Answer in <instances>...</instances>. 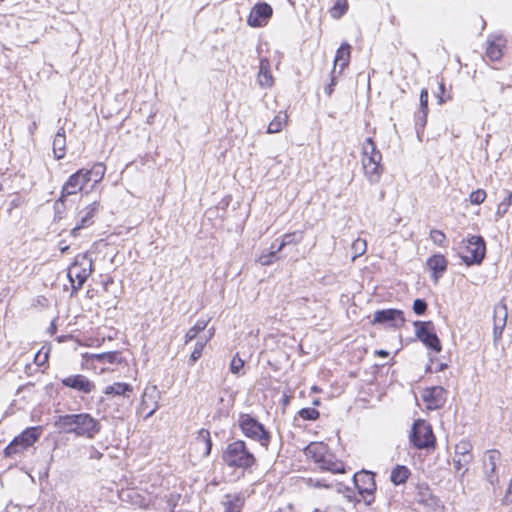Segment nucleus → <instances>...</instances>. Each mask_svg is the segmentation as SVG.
Segmentation results:
<instances>
[{
	"mask_svg": "<svg viewBox=\"0 0 512 512\" xmlns=\"http://www.w3.org/2000/svg\"><path fill=\"white\" fill-rule=\"evenodd\" d=\"M55 426L64 433L87 439L95 438L101 430L100 422L89 413L60 415Z\"/></svg>",
	"mask_w": 512,
	"mask_h": 512,
	"instance_id": "f257e3e1",
	"label": "nucleus"
},
{
	"mask_svg": "<svg viewBox=\"0 0 512 512\" xmlns=\"http://www.w3.org/2000/svg\"><path fill=\"white\" fill-rule=\"evenodd\" d=\"M222 462L227 467L242 473L251 471L257 460L255 455L248 449L243 440H235L229 443L222 452Z\"/></svg>",
	"mask_w": 512,
	"mask_h": 512,
	"instance_id": "f03ea898",
	"label": "nucleus"
},
{
	"mask_svg": "<svg viewBox=\"0 0 512 512\" xmlns=\"http://www.w3.org/2000/svg\"><path fill=\"white\" fill-rule=\"evenodd\" d=\"M362 166L370 183H377L383 173L382 154L372 138H367L362 145Z\"/></svg>",
	"mask_w": 512,
	"mask_h": 512,
	"instance_id": "7ed1b4c3",
	"label": "nucleus"
},
{
	"mask_svg": "<svg viewBox=\"0 0 512 512\" xmlns=\"http://www.w3.org/2000/svg\"><path fill=\"white\" fill-rule=\"evenodd\" d=\"M459 256L467 266L480 265L486 256V242L480 235H469L459 244Z\"/></svg>",
	"mask_w": 512,
	"mask_h": 512,
	"instance_id": "20e7f679",
	"label": "nucleus"
},
{
	"mask_svg": "<svg viewBox=\"0 0 512 512\" xmlns=\"http://www.w3.org/2000/svg\"><path fill=\"white\" fill-rule=\"evenodd\" d=\"M238 424L242 433L247 438L258 442L266 451L269 449L272 438L271 433L256 418L250 414L241 413L238 418Z\"/></svg>",
	"mask_w": 512,
	"mask_h": 512,
	"instance_id": "39448f33",
	"label": "nucleus"
},
{
	"mask_svg": "<svg viewBox=\"0 0 512 512\" xmlns=\"http://www.w3.org/2000/svg\"><path fill=\"white\" fill-rule=\"evenodd\" d=\"M92 259L88 253L76 255L74 262L69 266L67 276L71 282L72 294L82 288L88 277L91 275Z\"/></svg>",
	"mask_w": 512,
	"mask_h": 512,
	"instance_id": "423d86ee",
	"label": "nucleus"
},
{
	"mask_svg": "<svg viewBox=\"0 0 512 512\" xmlns=\"http://www.w3.org/2000/svg\"><path fill=\"white\" fill-rule=\"evenodd\" d=\"M43 428L41 426H33L26 428L20 435L16 436L10 444L5 448V455L11 457L21 453L28 447L32 446L41 436Z\"/></svg>",
	"mask_w": 512,
	"mask_h": 512,
	"instance_id": "0eeeda50",
	"label": "nucleus"
},
{
	"mask_svg": "<svg viewBox=\"0 0 512 512\" xmlns=\"http://www.w3.org/2000/svg\"><path fill=\"white\" fill-rule=\"evenodd\" d=\"M410 441L418 449L435 447V436L430 424L425 420H416L412 426Z\"/></svg>",
	"mask_w": 512,
	"mask_h": 512,
	"instance_id": "6e6552de",
	"label": "nucleus"
},
{
	"mask_svg": "<svg viewBox=\"0 0 512 512\" xmlns=\"http://www.w3.org/2000/svg\"><path fill=\"white\" fill-rule=\"evenodd\" d=\"M417 338L429 349L439 353L442 349L440 340L434 331V325L431 321H415Z\"/></svg>",
	"mask_w": 512,
	"mask_h": 512,
	"instance_id": "1a4fd4ad",
	"label": "nucleus"
},
{
	"mask_svg": "<svg viewBox=\"0 0 512 512\" xmlns=\"http://www.w3.org/2000/svg\"><path fill=\"white\" fill-rule=\"evenodd\" d=\"M374 476L369 471H361L353 476L354 484L367 505H370L374 500L373 494L376 490Z\"/></svg>",
	"mask_w": 512,
	"mask_h": 512,
	"instance_id": "9d476101",
	"label": "nucleus"
},
{
	"mask_svg": "<svg viewBox=\"0 0 512 512\" xmlns=\"http://www.w3.org/2000/svg\"><path fill=\"white\" fill-rule=\"evenodd\" d=\"M100 210V203L98 201H94L87 205L84 209L80 210L78 213V222L76 226L71 230V235L77 237L79 235V231L83 228H88L94 223V216Z\"/></svg>",
	"mask_w": 512,
	"mask_h": 512,
	"instance_id": "9b49d317",
	"label": "nucleus"
},
{
	"mask_svg": "<svg viewBox=\"0 0 512 512\" xmlns=\"http://www.w3.org/2000/svg\"><path fill=\"white\" fill-rule=\"evenodd\" d=\"M447 391L441 386H433L424 389L422 399L429 410H437L446 403Z\"/></svg>",
	"mask_w": 512,
	"mask_h": 512,
	"instance_id": "f8f14e48",
	"label": "nucleus"
},
{
	"mask_svg": "<svg viewBox=\"0 0 512 512\" xmlns=\"http://www.w3.org/2000/svg\"><path fill=\"white\" fill-rule=\"evenodd\" d=\"M404 322L403 312L398 309H383L374 313L373 323L375 324H384L397 328L402 326Z\"/></svg>",
	"mask_w": 512,
	"mask_h": 512,
	"instance_id": "ddd939ff",
	"label": "nucleus"
},
{
	"mask_svg": "<svg viewBox=\"0 0 512 512\" xmlns=\"http://www.w3.org/2000/svg\"><path fill=\"white\" fill-rule=\"evenodd\" d=\"M85 184H87V182L85 180V176H83V171L78 170L77 172L72 174L64 183L61 195L59 199L56 201V204L64 203L66 197L74 195L81 191Z\"/></svg>",
	"mask_w": 512,
	"mask_h": 512,
	"instance_id": "4468645a",
	"label": "nucleus"
},
{
	"mask_svg": "<svg viewBox=\"0 0 512 512\" xmlns=\"http://www.w3.org/2000/svg\"><path fill=\"white\" fill-rule=\"evenodd\" d=\"M63 386L71 388L83 394H90L95 390V384L82 374L70 375L61 379Z\"/></svg>",
	"mask_w": 512,
	"mask_h": 512,
	"instance_id": "2eb2a0df",
	"label": "nucleus"
},
{
	"mask_svg": "<svg viewBox=\"0 0 512 512\" xmlns=\"http://www.w3.org/2000/svg\"><path fill=\"white\" fill-rule=\"evenodd\" d=\"M273 10L271 6L265 2L256 4L247 19V23L251 27H261L271 18Z\"/></svg>",
	"mask_w": 512,
	"mask_h": 512,
	"instance_id": "dca6fc26",
	"label": "nucleus"
},
{
	"mask_svg": "<svg viewBox=\"0 0 512 512\" xmlns=\"http://www.w3.org/2000/svg\"><path fill=\"white\" fill-rule=\"evenodd\" d=\"M507 315V306L505 303L499 302L494 306L493 338L495 342L502 337L503 330L506 326Z\"/></svg>",
	"mask_w": 512,
	"mask_h": 512,
	"instance_id": "f3484780",
	"label": "nucleus"
},
{
	"mask_svg": "<svg viewBox=\"0 0 512 512\" xmlns=\"http://www.w3.org/2000/svg\"><path fill=\"white\" fill-rule=\"evenodd\" d=\"M245 496L241 492L227 493L221 500L223 512H242Z\"/></svg>",
	"mask_w": 512,
	"mask_h": 512,
	"instance_id": "a211bd4d",
	"label": "nucleus"
},
{
	"mask_svg": "<svg viewBox=\"0 0 512 512\" xmlns=\"http://www.w3.org/2000/svg\"><path fill=\"white\" fill-rule=\"evenodd\" d=\"M500 452L498 450H488L486 452L485 458H484V469L485 474L487 477V480L493 485L495 482L498 481L497 476L495 475L496 471V464L497 461L500 459Z\"/></svg>",
	"mask_w": 512,
	"mask_h": 512,
	"instance_id": "6ab92c4d",
	"label": "nucleus"
},
{
	"mask_svg": "<svg viewBox=\"0 0 512 512\" xmlns=\"http://www.w3.org/2000/svg\"><path fill=\"white\" fill-rule=\"evenodd\" d=\"M447 260L442 254H434L427 260V267L432 272V278L435 282L444 274L447 269Z\"/></svg>",
	"mask_w": 512,
	"mask_h": 512,
	"instance_id": "aec40b11",
	"label": "nucleus"
},
{
	"mask_svg": "<svg viewBox=\"0 0 512 512\" xmlns=\"http://www.w3.org/2000/svg\"><path fill=\"white\" fill-rule=\"evenodd\" d=\"M304 453L307 458H310L316 464H319V462L329 453V450L327 445L322 442H311L305 447Z\"/></svg>",
	"mask_w": 512,
	"mask_h": 512,
	"instance_id": "412c9836",
	"label": "nucleus"
},
{
	"mask_svg": "<svg viewBox=\"0 0 512 512\" xmlns=\"http://www.w3.org/2000/svg\"><path fill=\"white\" fill-rule=\"evenodd\" d=\"M317 465L320 469L332 473H343L345 471L344 463L336 459V457L330 452Z\"/></svg>",
	"mask_w": 512,
	"mask_h": 512,
	"instance_id": "4be33fe9",
	"label": "nucleus"
},
{
	"mask_svg": "<svg viewBox=\"0 0 512 512\" xmlns=\"http://www.w3.org/2000/svg\"><path fill=\"white\" fill-rule=\"evenodd\" d=\"M91 359L103 365H115L121 364L124 359L122 357V353L119 351H110L99 354H92Z\"/></svg>",
	"mask_w": 512,
	"mask_h": 512,
	"instance_id": "5701e85b",
	"label": "nucleus"
},
{
	"mask_svg": "<svg viewBox=\"0 0 512 512\" xmlns=\"http://www.w3.org/2000/svg\"><path fill=\"white\" fill-rule=\"evenodd\" d=\"M53 153L58 160L63 159L66 154V135L63 127L59 128L53 139Z\"/></svg>",
	"mask_w": 512,
	"mask_h": 512,
	"instance_id": "b1692460",
	"label": "nucleus"
},
{
	"mask_svg": "<svg viewBox=\"0 0 512 512\" xmlns=\"http://www.w3.org/2000/svg\"><path fill=\"white\" fill-rule=\"evenodd\" d=\"M350 60V45L348 43H342L336 51L334 59V67L340 66L339 74L348 66Z\"/></svg>",
	"mask_w": 512,
	"mask_h": 512,
	"instance_id": "393cba45",
	"label": "nucleus"
},
{
	"mask_svg": "<svg viewBox=\"0 0 512 512\" xmlns=\"http://www.w3.org/2000/svg\"><path fill=\"white\" fill-rule=\"evenodd\" d=\"M83 171L86 182L93 181L95 184L100 182L105 175L106 167L103 163H96L91 169H80Z\"/></svg>",
	"mask_w": 512,
	"mask_h": 512,
	"instance_id": "a878e982",
	"label": "nucleus"
},
{
	"mask_svg": "<svg viewBox=\"0 0 512 512\" xmlns=\"http://www.w3.org/2000/svg\"><path fill=\"white\" fill-rule=\"evenodd\" d=\"M258 81L262 87H270L273 83V78L270 72V62L267 58H262L260 60Z\"/></svg>",
	"mask_w": 512,
	"mask_h": 512,
	"instance_id": "bb28decb",
	"label": "nucleus"
},
{
	"mask_svg": "<svg viewBox=\"0 0 512 512\" xmlns=\"http://www.w3.org/2000/svg\"><path fill=\"white\" fill-rule=\"evenodd\" d=\"M504 40L499 37L496 40L489 41L488 46L486 49V56L491 61H498L501 59L503 53H502V47H503Z\"/></svg>",
	"mask_w": 512,
	"mask_h": 512,
	"instance_id": "cd10ccee",
	"label": "nucleus"
},
{
	"mask_svg": "<svg viewBox=\"0 0 512 512\" xmlns=\"http://www.w3.org/2000/svg\"><path fill=\"white\" fill-rule=\"evenodd\" d=\"M132 390L133 389L130 384L117 382L107 386L104 390V394L129 397Z\"/></svg>",
	"mask_w": 512,
	"mask_h": 512,
	"instance_id": "c85d7f7f",
	"label": "nucleus"
},
{
	"mask_svg": "<svg viewBox=\"0 0 512 512\" xmlns=\"http://www.w3.org/2000/svg\"><path fill=\"white\" fill-rule=\"evenodd\" d=\"M410 475V470L404 465H397L390 475L392 483L395 485L404 484Z\"/></svg>",
	"mask_w": 512,
	"mask_h": 512,
	"instance_id": "c756f323",
	"label": "nucleus"
},
{
	"mask_svg": "<svg viewBox=\"0 0 512 512\" xmlns=\"http://www.w3.org/2000/svg\"><path fill=\"white\" fill-rule=\"evenodd\" d=\"M472 444L469 441L462 440L455 446V456H462L463 462H472Z\"/></svg>",
	"mask_w": 512,
	"mask_h": 512,
	"instance_id": "7c9ffc66",
	"label": "nucleus"
},
{
	"mask_svg": "<svg viewBox=\"0 0 512 512\" xmlns=\"http://www.w3.org/2000/svg\"><path fill=\"white\" fill-rule=\"evenodd\" d=\"M287 114L279 112L273 120L269 123L267 132L270 134L280 132L287 123Z\"/></svg>",
	"mask_w": 512,
	"mask_h": 512,
	"instance_id": "2f4dec72",
	"label": "nucleus"
},
{
	"mask_svg": "<svg viewBox=\"0 0 512 512\" xmlns=\"http://www.w3.org/2000/svg\"><path fill=\"white\" fill-rule=\"evenodd\" d=\"M303 240V232L295 231L292 233H287L283 235L282 240L279 245H277L276 251H281L285 246L291 244H298Z\"/></svg>",
	"mask_w": 512,
	"mask_h": 512,
	"instance_id": "473e14b6",
	"label": "nucleus"
},
{
	"mask_svg": "<svg viewBox=\"0 0 512 512\" xmlns=\"http://www.w3.org/2000/svg\"><path fill=\"white\" fill-rule=\"evenodd\" d=\"M208 323H209V320H205V319L197 320V322L194 324V326L191 327L185 334V343H188V342L194 340L200 332H202L206 329Z\"/></svg>",
	"mask_w": 512,
	"mask_h": 512,
	"instance_id": "72a5a7b5",
	"label": "nucleus"
},
{
	"mask_svg": "<svg viewBox=\"0 0 512 512\" xmlns=\"http://www.w3.org/2000/svg\"><path fill=\"white\" fill-rule=\"evenodd\" d=\"M276 248L277 246L275 244H272L268 252H263L258 257V263L261 264L262 266H268L275 262L279 258L277 254L280 252L276 251Z\"/></svg>",
	"mask_w": 512,
	"mask_h": 512,
	"instance_id": "f704fd0d",
	"label": "nucleus"
},
{
	"mask_svg": "<svg viewBox=\"0 0 512 512\" xmlns=\"http://www.w3.org/2000/svg\"><path fill=\"white\" fill-rule=\"evenodd\" d=\"M197 442L202 443L204 445V456L210 455L212 449V440L210 437V432L208 430L201 429L198 432Z\"/></svg>",
	"mask_w": 512,
	"mask_h": 512,
	"instance_id": "c9c22d12",
	"label": "nucleus"
},
{
	"mask_svg": "<svg viewBox=\"0 0 512 512\" xmlns=\"http://www.w3.org/2000/svg\"><path fill=\"white\" fill-rule=\"evenodd\" d=\"M348 10L347 0H337L330 9V14L333 18H341Z\"/></svg>",
	"mask_w": 512,
	"mask_h": 512,
	"instance_id": "e433bc0d",
	"label": "nucleus"
},
{
	"mask_svg": "<svg viewBox=\"0 0 512 512\" xmlns=\"http://www.w3.org/2000/svg\"><path fill=\"white\" fill-rule=\"evenodd\" d=\"M353 260L362 256L367 250V242L362 238H357L351 245Z\"/></svg>",
	"mask_w": 512,
	"mask_h": 512,
	"instance_id": "4c0bfd02",
	"label": "nucleus"
},
{
	"mask_svg": "<svg viewBox=\"0 0 512 512\" xmlns=\"http://www.w3.org/2000/svg\"><path fill=\"white\" fill-rule=\"evenodd\" d=\"M208 339L198 340L195 344L194 350L192 351L189 358V365H194L195 362L202 356L203 349L207 343Z\"/></svg>",
	"mask_w": 512,
	"mask_h": 512,
	"instance_id": "58836bf2",
	"label": "nucleus"
},
{
	"mask_svg": "<svg viewBox=\"0 0 512 512\" xmlns=\"http://www.w3.org/2000/svg\"><path fill=\"white\" fill-rule=\"evenodd\" d=\"M298 415L304 420L314 421L319 417V411L312 407L302 408Z\"/></svg>",
	"mask_w": 512,
	"mask_h": 512,
	"instance_id": "ea45409f",
	"label": "nucleus"
},
{
	"mask_svg": "<svg viewBox=\"0 0 512 512\" xmlns=\"http://www.w3.org/2000/svg\"><path fill=\"white\" fill-rule=\"evenodd\" d=\"M486 191L483 189H477L469 195V201L471 204L479 205L482 204L486 199Z\"/></svg>",
	"mask_w": 512,
	"mask_h": 512,
	"instance_id": "a19ab883",
	"label": "nucleus"
},
{
	"mask_svg": "<svg viewBox=\"0 0 512 512\" xmlns=\"http://www.w3.org/2000/svg\"><path fill=\"white\" fill-rule=\"evenodd\" d=\"M430 239L434 244L438 246H444L446 235L441 230L432 229L430 231Z\"/></svg>",
	"mask_w": 512,
	"mask_h": 512,
	"instance_id": "79ce46f5",
	"label": "nucleus"
},
{
	"mask_svg": "<svg viewBox=\"0 0 512 512\" xmlns=\"http://www.w3.org/2000/svg\"><path fill=\"white\" fill-rule=\"evenodd\" d=\"M512 204V192H507L506 197L498 205L497 213L502 215L505 214L510 205Z\"/></svg>",
	"mask_w": 512,
	"mask_h": 512,
	"instance_id": "37998d69",
	"label": "nucleus"
},
{
	"mask_svg": "<svg viewBox=\"0 0 512 512\" xmlns=\"http://www.w3.org/2000/svg\"><path fill=\"white\" fill-rule=\"evenodd\" d=\"M427 115L428 111H422L420 110L415 117V126L417 129V132L419 133L420 129H424L426 123H427Z\"/></svg>",
	"mask_w": 512,
	"mask_h": 512,
	"instance_id": "c03bdc74",
	"label": "nucleus"
},
{
	"mask_svg": "<svg viewBox=\"0 0 512 512\" xmlns=\"http://www.w3.org/2000/svg\"><path fill=\"white\" fill-rule=\"evenodd\" d=\"M427 310V303L424 299H415L413 302V311L416 315H423Z\"/></svg>",
	"mask_w": 512,
	"mask_h": 512,
	"instance_id": "a18cd8bd",
	"label": "nucleus"
},
{
	"mask_svg": "<svg viewBox=\"0 0 512 512\" xmlns=\"http://www.w3.org/2000/svg\"><path fill=\"white\" fill-rule=\"evenodd\" d=\"M244 366V360H242L240 357H238V354H236L230 363V371L233 374H238L240 370Z\"/></svg>",
	"mask_w": 512,
	"mask_h": 512,
	"instance_id": "49530a36",
	"label": "nucleus"
},
{
	"mask_svg": "<svg viewBox=\"0 0 512 512\" xmlns=\"http://www.w3.org/2000/svg\"><path fill=\"white\" fill-rule=\"evenodd\" d=\"M429 94L426 88H423L420 92V110L429 111L428 109Z\"/></svg>",
	"mask_w": 512,
	"mask_h": 512,
	"instance_id": "de8ad7c7",
	"label": "nucleus"
},
{
	"mask_svg": "<svg viewBox=\"0 0 512 512\" xmlns=\"http://www.w3.org/2000/svg\"><path fill=\"white\" fill-rule=\"evenodd\" d=\"M335 67H333L332 71H331V81L328 85H326L324 87V92L327 96H331L332 93H333V90H334V86L337 84V80H336V77H335Z\"/></svg>",
	"mask_w": 512,
	"mask_h": 512,
	"instance_id": "09e8293b",
	"label": "nucleus"
},
{
	"mask_svg": "<svg viewBox=\"0 0 512 512\" xmlns=\"http://www.w3.org/2000/svg\"><path fill=\"white\" fill-rule=\"evenodd\" d=\"M471 462H463V457L462 456H456L454 458V467L457 471L461 470L462 468H465L464 470V473L468 470L467 466L470 464Z\"/></svg>",
	"mask_w": 512,
	"mask_h": 512,
	"instance_id": "8fccbe9b",
	"label": "nucleus"
},
{
	"mask_svg": "<svg viewBox=\"0 0 512 512\" xmlns=\"http://www.w3.org/2000/svg\"><path fill=\"white\" fill-rule=\"evenodd\" d=\"M502 504L503 505H509V504H512V476H511V479L509 481V485H508V488L506 490V493L502 499Z\"/></svg>",
	"mask_w": 512,
	"mask_h": 512,
	"instance_id": "3c124183",
	"label": "nucleus"
},
{
	"mask_svg": "<svg viewBox=\"0 0 512 512\" xmlns=\"http://www.w3.org/2000/svg\"><path fill=\"white\" fill-rule=\"evenodd\" d=\"M445 92V86L443 83H440L439 84V93L437 94V98H438V103L441 105L443 104L446 100L444 99L443 97V94Z\"/></svg>",
	"mask_w": 512,
	"mask_h": 512,
	"instance_id": "603ef678",
	"label": "nucleus"
},
{
	"mask_svg": "<svg viewBox=\"0 0 512 512\" xmlns=\"http://www.w3.org/2000/svg\"><path fill=\"white\" fill-rule=\"evenodd\" d=\"M375 354L380 356V357H387L389 355L388 351L386 350H376L375 351Z\"/></svg>",
	"mask_w": 512,
	"mask_h": 512,
	"instance_id": "864d4df0",
	"label": "nucleus"
},
{
	"mask_svg": "<svg viewBox=\"0 0 512 512\" xmlns=\"http://www.w3.org/2000/svg\"><path fill=\"white\" fill-rule=\"evenodd\" d=\"M157 407H158V406H157V404H155V406H154L153 408H151V409L147 412V414H146L145 418L147 419V418L151 417V416L155 413V411H156Z\"/></svg>",
	"mask_w": 512,
	"mask_h": 512,
	"instance_id": "5fc2aeb1",
	"label": "nucleus"
},
{
	"mask_svg": "<svg viewBox=\"0 0 512 512\" xmlns=\"http://www.w3.org/2000/svg\"><path fill=\"white\" fill-rule=\"evenodd\" d=\"M146 397H147V393H144L143 399H142V404H141L144 409L148 408L147 403H146Z\"/></svg>",
	"mask_w": 512,
	"mask_h": 512,
	"instance_id": "6e6d98bb",
	"label": "nucleus"
},
{
	"mask_svg": "<svg viewBox=\"0 0 512 512\" xmlns=\"http://www.w3.org/2000/svg\"><path fill=\"white\" fill-rule=\"evenodd\" d=\"M208 333H209V336H208V338H207V339L209 340V339L214 335V328H213V327H212V328H210V329L208 330Z\"/></svg>",
	"mask_w": 512,
	"mask_h": 512,
	"instance_id": "4d7b16f0",
	"label": "nucleus"
},
{
	"mask_svg": "<svg viewBox=\"0 0 512 512\" xmlns=\"http://www.w3.org/2000/svg\"><path fill=\"white\" fill-rule=\"evenodd\" d=\"M446 368H447V364H445V363H441V364L439 365V369H438V370H439V371H442V370H444V369H446Z\"/></svg>",
	"mask_w": 512,
	"mask_h": 512,
	"instance_id": "13d9d810",
	"label": "nucleus"
},
{
	"mask_svg": "<svg viewBox=\"0 0 512 512\" xmlns=\"http://www.w3.org/2000/svg\"><path fill=\"white\" fill-rule=\"evenodd\" d=\"M68 248H69L68 246L62 247L61 252H66L68 250Z\"/></svg>",
	"mask_w": 512,
	"mask_h": 512,
	"instance_id": "bf43d9fd",
	"label": "nucleus"
},
{
	"mask_svg": "<svg viewBox=\"0 0 512 512\" xmlns=\"http://www.w3.org/2000/svg\"><path fill=\"white\" fill-rule=\"evenodd\" d=\"M50 329H51L52 331H55V330H56V326H55V324H54V323H52V324H51Z\"/></svg>",
	"mask_w": 512,
	"mask_h": 512,
	"instance_id": "052dcab7",
	"label": "nucleus"
},
{
	"mask_svg": "<svg viewBox=\"0 0 512 512\" xmlns=\"http://www.w3.org/2000/svg\"><path fill=\"white\" fill-rule=\"evenodd\" d=\"M504 89H505V86H504V85H501V87H500V91H501V92H503V91H504Z\"/></svg>",
	"mask_w": 512,
	"mask_h": 512,
	"instance_id": "680f3d73",
	"label": "nucleus"
}]
</instances>
